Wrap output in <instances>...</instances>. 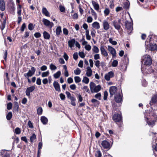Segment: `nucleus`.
Here are the masks:
<instances>
[{"label": "nucleus", "mask_w": 157, "mask_h": 157, "mask_svg": "<svg viewBox=\"0 0 157 157\" xmlns=\"http://www.w3.org/2000/svg\"><path fill=\"white\" fill-rule=\"evenodd\" d=\"M142 62L144 64L142 66L141 70L144 71V66H148L151 64L152 63L151 58L149 55H145L143 56Z\"/></svg>", "instance_id": "f257e3e1"}, {"label": "nucleus", "mask_w": 157, "mask_h": 157, "mask_svg": "<svg viewBox=\"0 0 157 157\" xmlns=\"http://www.w3.org/2000/svg\"><path fill=\"white\" fill-rule=\"evenodd\" d=\"M90 87L92 93H97L101 89V87L100 85L96 86L93 82H91L90 84Z\"/></svg>", "instance_id": "f03ea898"}, {"label": "nucleus", "mask_w": 157, "mask_h": 157, "mask_svg": "<svg viewBox=\"0 0 157 157\" xmlns=\"http://www.w3.org/2000/svg\"><path fill=\"white\" fill-rule=\"evenodd\" d=\"M121 23V20L119 19L117 21L115 20L113 22V25L115 28L117 30H119L121 28L120 24Z\"/></svg>", "instance_id": "7ed1b4c3"}, {"label": "nucleus", "mask_w": 157, "mask_h": 157, "mask_svg": "<svg viewBox=\"0 0 157 157\" xmlns=\"http://www.w3.org/2000/svg\"><path fill=\"white\" fill-rule=\"evenodd\" d=\"M42 22L44 25L50 28H52L54 25L53 22L45 18L43 19Z\"/></svg>", "instance_id": "20e7f679"}, {"label": "nucleus", "mask_w": 157, "mask_h": 157, "mask_svg": "<svg viewBox=\"0 0 157 157\" xmlns=\"http://www.w3.org/2000/svg\"><path fill=\"white\" fill-rule=\"evenodd\" d=\"M36 71V69L34 67H32L31 70H29L28 72L26 74H24V75L25 77L27 78L29 77L32 76L35 73Z\"/></svg>", "instance_id": "39448f33"}, {"label": "nucleus", "mask_w": 157, "mask_h": 157, "mask_svg": "<svg viewBox=\"0 0 157 157\" xmlns=\"http://www.w3.org/2000/svg\"><path fill=\"white\" fill-rule=\"evenodd\" d=\"M114 73L113 71H111L106 74L105 75L104 77L106 80L109 81L110 80L111 78L114 77Z\"/></svg>", "instance_id": "423d86ee"}, {"label": "nucleus", "mask_w": 157, "mask_h": 157, "mask_svg": "<svg viewBox=\"0 0 157 157\" xmlns=\"http://www.w3.org/2000/svg\"><path fill=\"white\" fill-rule=\"evenodd\" d=\"M122 116L121 114H115L113 116V119L116 122H119L122 120Z\"/></svg>", "instance_id": "0eeeda50"}, {"label": "nucleus", "mask_w": 157, "mask_h": 157, "mask_svg": "<svg viewBox=\"0 0 157 157\" xmlns=\"http://www.w3.org/2000/svg\"><path fill=\"white\" fill-rule=\"evenodd\" d=\"M125 25L126 28L127 29V30L129 31H131L132 30V23L131 21L129 22L127 21L125 22Z\"/></svg>", "instance_id": "6e6552de"}, {"label": "nucleus", "mask_w": 157, "mask_h": 157, "mask_svg": "<svg viewBox=\"0 0 157 157\" xmlns=\"http://www.w3.org/2000/svg\"><path fill=\"white\" fill-rule=\"evenodd\" d=\"M108 50L112 55L113 58L115 57L116 56V52L115 49L112 47L108 46Z\"/></svg>", "instance_id": "1a4fd4ad"}, {"label": "nucleus", "mask_w": 157, "mask_h": 157, "mask_svg": "<svg viewBox=\"0 0 157 157\" xmlns=\"http://www.w3.org/2000/svg\"><path fill=\"white\" fill-rule=\"evenodd\" d=\"M35 89V87L34 86H32L27 88L25 91L26 95L28 97H29L30 95V93L32 92Z\"/></svg>", "instance_id": "9d476101"}, {"label": "nucleus", "mask_w": 157, "mask_h": 157, "mask_svg": "<svg viewBox=\"0 0 157 157\" xmlns=\"http://www.w3.org/2000/svg\"><path fill=\"white\" fill-rule=\"evenodd\" d=\"M3 13H0V17L2 18V20H3V22L2 24V26L1 27V29L2 31H3V30L4 29V28H5V26H6V17H4V18H3Z\"/></svg>", "instance_id": "9b49d317"}, {"label": "nucleus", "mask_w": 157, "mask_h": 157, "mask_svg": "<svg viewBox=\"0 0 157 157\" xmlns=\"http://www.w3.org/2000/svg\"><path fill=\"white\" fill-rule=\"evenodd\" d=\"M117 90V88L115 86H111L110 87L109 90L111 97L114 94H115Z\"/></svg>", "instance_id": "f8f14e48"}, {"label": "nucleus", "mask_w": 157, "mask_h": 157, "mask_svg": "<svg viewBox=\"0 0 157 157\" xmlns=\"http://www.w3.org/2000/svg\"><path fill=\"white\" fill-rule=\"evenodd\" d=\"M114 100L117 103L121 102L122 100V96L119 93L115 94L114 96Z\"/></svg>", "instance_id": "ddd939ff"}, {"label": "nucleus", "mask_w": 157, "mask_h": 157, "mask_svg": "<svg viewBox=\"0 0 157 157\" xmlns=\"http://www.w3.org/2000/svg\"><path fill=\"white\" fill-rule=\"evenodd\" d=\"M101 144L104 148L108 149L110 148V143L106 140H104L102 141L101 142Z\"/></svg>", "instance_id": "4468645a"}, {"label": "nucleus", "mask_w": 157, "mask_h": 157, "mask_svg": "<svg viewBox=\"0 0 157 157\" xmlns=\"http://www.w3.org/2000/svg\"><path fill=\"white\" fill-rule=\"evenodd\" d=\"M102 25L104 29L105 30H108L109 28V25L107 21L106 20L103 21Z\"/></svg>", "instance_id": "2eb2a0df"}, {"label": "nucleus", "mask_w": 157, "mask_h": 157, "mask_svg": "<svg viewBox=\"0 0 157 157\" xmlns=\"http://www.w3.org/2000/svg\"><path fill=\"white\" fill-rule=\"evenodd\" d=\"M92 3L94 9L98 12H99L100 7L98 2L94 1H92Z\"/></svg>", "instance_id": "dca6fc26"}, {"label": "nucleus", "mask_w": 157, "mask_h": 157, "mask_svg": "<svg viewBox=\"0 0 157 157\" xmlns=\"http://www.w3.org/2000/svg\"><path fill=\"white\" fill-rule=\"evenodd\" d=\"M157 102V94L154 95L153 96L151 101L150 102V104L151 105H153Z\"/></svg>", "instance_id": "f3484780"}, {"label": "nucleus", "mask_w": 157, "mask_h": 157, "mask_svg": "<svg viewBox=\"0 0 157 157\" xmlns=\"http://www.w3.org/2000/svg\"><path fill=\"white\" fill-rule=\"evenodd\" d=\"M100 51L102 55L105 56H108V53L103 46H101V47Z\"/></svg>", "instance_id": "a211bd4d"}, {"label": "nucleus", "mask_w": 157, "mask_h": 157, "mask_svg": "<svg viewBox=\"0 0 157 157\" xmlns=\"http://www.w3.org/2000/svg\"><path fill=\"white\" fill-rule=\"evenodd\" d=\"M53 85L55 90L56 91L59 92L60 91V86L57 82L56 81H54L53 83Z\"/></svg>", "instance_id": "6ab92c4d"}, {"label": "nucleus", "mask_w": 157, "mask_h": 157, "mask_svg": "<svg viewBox=\"0 0 157 157\" xmlns=\"http://www.w3.org/2000/svg\"><path fill=\"white\" fill-rule=\"evenodd\" d=\"M86 75L88 77H91L92 75V71L91 67L89 66L87 67Z\"/></svg>", "instance_id": "aec40b11"}, {"label": "nucleus", "mask_w": 157, "mask_h": 157, "mask_svg": "<svg viewBox=\"0 0 157 157\" xmlns=\"http://www.w3.org/2000/svg\"><path fill=\"white\" fill-rule=\"evenodd\" d=\"M5 8V5L3 0H0V9L2 11H4Z\"/></svg>", "instance_id": "412c9836"}, {"label": "nucleus", "mask_w": 157, "mask_h": 157, "mask_svg": "<svg viewBox=\"0 0 157 157\" xmlns=\"http://www.w3.org/2000/svg\"><path fill=\"white\" fill-rule=\"evenodd\" d=\"M92 27L95 29H99L100 28L99 23L97 21L93 22L92 24Z\"/></svg>", "instance_id": "4be33fe9"}, {"label": "nucleus", "mask_w": 157, "mask_h": 157, "mask_svg": "<svg viewBox=\"0 0 157 157\" xmlns=\"http://www.w3.org/2000/svg\"><path fill=\"white\" fill-rule=\"evenodd\" d=\"M43 37L45 39L49 40L50 37V35L46 31H44L43 33Z\"/></svg>", "instance_id": "5701e85b"}, {"label": "nucleus", "mask_w": 157, "mask_h": 157, "mask_svg": "<svg viewBox=\"0 0 157 157\" xmlns=\"http://www.w3.org/2000/svg\"><path fill=\"white\" fill-rule=\"evenodd\" d=\"M75 43V40L74 39H72L68 41V45L69 47L72 48L74 46Z\"/></svg>", "instance_id": "b1692460"}, {"label": "nucleus", "mask_w": 157, "mask_h": 157, "mask_svg": "<svg viewBox=\"0 0 157 157\" xmlns=\"http://www.w3.org/2000/svg\"><path fill=\"white\" fill-rule=\"evenodd\" d=\"M149 49L151 51H154L157 49V45L155 44H150Z\"/></svg>", "instance_id": "393cba45"}, {"label": "nucleus", "mask_w": 157, "mask_h": 157, "mask_svg": "<svg viewBox=\"0 0 157 157\" xmlns=\"http://www.w3.org/2000/svg\"><path fill=\"white\" fill-rule=\"evenodd\" d=\"M40 120L44 124H46L48 122L47 118L44 116H42L41 117Z\"/></svg>", "instance_id": "a878e982"}, {"label": "nucleus", "mask_w": 157, "mask_h": 157, "mask_svg": "<svg viewBox=\"0 0 157 157\" xmlns=\"http://www.w3.org/2000/svg\"><path fill=\"white\" fill-rule=\"evenodd\" d=\"M61 32V27L60 26L57 27L56 28V35H57L58 36L59 35Z\"/></svg>", "instance_id": "bb28decb"}, {"label": "nucleus", "mask_w": 157, "mask_h": 157, "mask_svg": "<svg viewBox=\"0 0 157 157\" xmlns=\"http://www.w3.org/2000/svg\"><path fill=\"white\" fill-rule=\"evenodd\" d=\"M42 12L47 17H49V13L46 8L43 7L42 10Z\"/></svg>", "instance_id": "cd10ccee"}, {"label": "nucleus", "mask_w": 157, "mask_h": 157, "mask_svg": "<svg viewBox=\"0 0 157 157\" xmlns=\"http://www.w3.org/2000/svg\"><path fill=\"white\" fill-rule=\"evenodd\" d=\"M145 121L149 126H153L155 124V121L153 120L151 121H148V119L147 118L145 117Z\"/></svg>", "instance_id": "c85d7f7f"}, {"label": "nucleus", "mask_w": 157, "mask_h": 157, "mask_svg": "<svg viewBox=\"0 0 157 157\" xmlns=\"http://www.w3.org/2000/svg\"><path fill=\"white\" fill-rule=\"evenodd\" d=\"M14 109L17 112H18L19 111V106L18 102L17 101H15L14 102Z\"/></svg>", "instance_id": "c756f323"}, {"label": "nucleus", "mask_w": 157, "mask_h": 157, "mask_svg": "<svg viewBox=\"0 0 157 157\" xmlns=\"http://www.w3.org/2000/svg\"><path fill=\"white\" fill-rule=\"evenodd\" d=\"M90 10L92 15L94 16V19L96 20L97 17V13L92 8H90Z\"/></svg>", "instance_id": "7c9ffc66"}, {"label": "nucleus", "mask_w": 157, "mask_h": 157, "mask_svg": "<svg viewBox=\"0 0 157 157\" xmlns=\"http://www.w3.org/2000/svg\"><path fill=\"white\" fill-rule=\"evenodd\" d=\"M21 6L19 5L17 8V13L18 16H21Z\"/></svg>", "instance_id": "2f4dec72"}, {"label": "nucleus", "mask_w": 157, "mask_h": 157, "mask_svg": "<svg viewBox=\"0 0 157 157\" xmlns=\"http://www.w3.org/2000/svg\"><path fill=\"white\" fill-rule=\"evenodd\" d=\"M92 51H93L94 52L96 53H98L99 52V49L95 45L93 46L92 48Z\"/></svg>", "instance_id": "473e14b6"}, {"label": "nucleus", "mask_w": 157, "mask_h": 157, "mask_svg": "<svg viewBox=\"0 0 157 157\" xmlns=\"http://www.w3.org/2000/svg\"><path fill=\"white\" fill-rule=\"evenodd\" d=\"M89 82V78L86 76H84L83 77V79L82 80V82L85 83L86 84H88Z\"/></svg>", "instance_id": "72a5a7b5"}, {"label": "nucleus", "mask_w": 157, "mask_h": 157, "mask_svg": "<svg viewBox=\"0 0 157 157\" xmlns=\"http://www.w3.org/2000/svg\"><path fill=\"white\" fill-rule=\"evenodd\" d=\"M61 75V72L60 71H57L56 73L54 74V77L55 78H59Z\"/></svg>", "instance_id": "f704fd0d"}, {"label": "nucleus", "mask_w": 157, "mask_h": 157, "mask_svg": "<svg viewBox=\"0 0 157 157\" xmlns=\"http://www.w3.org/2000/svg\"><path fill=\"white\" fill-rule=\"evenodd\" d=\"M43 112L42 108L41 107H39L37 109V113L40 115L42 114Z\"/></svg>", "instance_id": "c9c22d12"}, {"label": "nucleus", "mask_w": 157, "mask_h": 157, "mask_svg": "<svg viewBox=\"0 0 157 157\" xmlns=\"http://www.w3.org/2000/svg\"><path fill=\"white\" fill-rule=\"evenodd\" d=\"M101 153L100 151L98 150L95 153V156L96 157H101Z\"/></svg>", "instance_id": "e433bc0d"}, {"label": "nucleus", "mask_w": 157, "mask_h": 157, "mask_svg": "<svg viewBox=\"0 0 157 157\" xmlns=\"http://www.w3.org/2000/svg\"><path fill=\"white\" fill-rule=\"evenodd\" d=\"M86 36L87 40H90L91 39V36L89 35V30L86 31Z\"/></svg>", "instance_id": "4c0bfd02"}, {"label": "nucleus", "mask_w": 157, "mask_h": 157, "mask_svg": "<svg viewBox=\"0 0 157 157\" xmlns=\"http://www.w3.org/2000/svg\"><path fill=\"white\" fill-rule=\"evenodd\" d=\"M74 73L75 75H79L81 73V70L79 68H77L74 71Z\"/></svg>", "instance_id": "58836bf2"}, {"label": "nucleus", "mask_w": 157, "mask_h": 157, "mask_svg": "<svg viewBox=\"0 0 157 157\" xmlns=\"http://www.w3.org/2000/svg\"><path fill=\"white\" fill-rule=\"evenodd\" d=\"M110 12L109 9L108 8H106L104 11V13L105 16H108Z\"/></svg>", "instance_id": "ea45409f"}, {"label": "nucleus", "mask_w": 157, "mask_h": 157, "mask_svg": "<svg viewBox=\"0 0 157 157\" xmlns=\"http://www.w3.org/2000/svg\"><path fill=\"white\" fill-rule=\"evenodd\" d=\"M75 82L76 83H78L81 82V78L79 76H75L74 77Z\"/></svg>", "instance_id": "a19ab883"}, {"label": "nucleus", "mask_w": 157, "mask_h": 157, "mask_svg": "<svg viewBox=\"0 0 157 157\" xmlns=\"http://www.w3.org/2000/svg\"><path fill=\"white\" fill-rule=\"evenodd\" d=\"M49 71H47L43 72L41 75V76L42 77H44L47 76L49 74Z\"/></svg>", "instance_id": "79ce46f5"}, {"label": "nucleus", "mask_w": 157, "mask_h": 157, "mask_svg": "<svg viewBox=\"0 0 157 157\" xmlns=\"http://www.w3.org/2000/svg\"><path fill=\"white\" fill-rule=\"evenodd\" d=\"M50 68L51 70H55L57 69V67L55 65L52 63L50 65Z\"/></svg>", "instance_id": "37998d69"}, {"label": "nucleus", "mask_w": 157, "mask_h": 157, "mask_svg": "<svg viewBox=\"0 0 157 157\" xmlns=\"http://www.w3.org/2000/svg\"><path fill=\"white\" fill-rule=\"evenodd\" d=\"M12 113L11 112H9L6 116V118L7 120H10L12 117Z\"/></svg>", "instance_id": "c03bdc74"}, {"label": "nucleus", "mask_w": 157, "mask_h": 157, "mask_svg": "<svg viewBox=\"0 0 157 157\" xmlns=\"http://www.w3.org/2000/svg\"><path fill=\"white\" fill-rule=\"evenodd\" d=\"M94 64L97 67V68H99L100 66V63L99 60H97L96 61H94Z\"/></svg>", "instance_id": "a18cd8bd"}, {"label": "nucleus", "mask_w": 157, "mask_h": 157, "mask_svg": "<svg viewBox=\"0 0 157 157\" xmlns=\"http://www.w3.org/2000/svg\"><path fill=\"white\" fill-rule=\"evenodd\" d=\"M109 41L113 45H116L117 44V42L116 41L113 40L111 38H110L109 39Z\"/></svg>", "instance_id": "49530a36"}, {"label": "nucleus", "mask_w": 157, "mask_h": 157, "mask_svg": "<svg viewBox=\"0 0 157 157\" xmlns=\"http://www.w3.org/2000/svg\"><path fill=\"white\" fill-rule=\"evenodd\" d=\"M14 132L17 134H19L21 132L20 129L18 127L16 128Z\"/></svg>", "instance_id": "de8ad7c7"}, {"label": "nucleus", "mask_w": 157, "mask_h": 157, "mask_svg": "<svg viewBox=\"0 0 157 157\" xmlns=\"http://www.w3.org/2000/svg\"><path fill=\"white\" fill-rule=\"evenodd\" d=\"M36 136L35 134H33L32 136L30 137V140L31 142H33L34 140L36 139Z\"/></svg>", "instance_id": "09e8293b"}, {"label": "nucleus", "mask_w": 157, "mask_h": 157, "mask_svg": "<svg viewBox=\"0 0 157 157\" xmlns=\"http://www.w3.org/2000/svg\"><path fill=\"white\" fill-rule=\"evenodd\" d=\"M108 95V92L106 91H105L104 93L103 99L105 100H106Z\"/></svg>", "instance_id": "8fccbe9b"}, {"label": "nucleus", "mask_w": 157, "mask_h": 157, "mask_svg": "<svg viewBox=\"0 0 157 157\" xmlns=\"http://www.w3.org/2000/svg\"><path fill=\"white\" fill-rule=\"evenodd\" d=\"M34 28V26L32 23H30L28 25V29L30 30H32Z\"/></svg>", "instance_id": "3c124183"}, {"label": "nucleus", "mask_w": 157, "mask_h": 157, "mask_svg": "<svg viewBox=\"0 0 157 157\" xmlns=\"http://www.w3.org/2000/svg\"><path fill=\"white\" fill-rule=\"evenodd\" d=\"M118 64V61L116 60H115L113 61L112 62V65L113 67H116Z\"/></svg>", "instance_id": "603ef678"}, {"label": "nucleus", "mask_w": 157, "mask_h": 157, "mask_svg": "<svg viewBox=\"0 0 157 157\" xmlns=\"http://www.w3.org/2000/svg\"><path fill=\"white\" fill-rule=\"evenodd\" d=\"M77 97L78 99V101L79 102H82V101L83 99L82 97V96L80 94H77Z\"/></svg>", "instance_id": "864d4df0"}, {"label": "nucleus", "mask_w": 157, "mask_h": 157, "mask_svg": "<svg viewBox=\"0 0 157 157\" xmlns=\"http://www.w3.org/2000/svg\"><path fill=\"white\" fill-rule=\"evenodd\" d=\"M91 46L89 44H86L85 46V49L88 51H90L91 50Z\"/></svg>", "instance_id": "5fc2aeb1"}, {"label": "nucleus", "mask_w": 157, "mask_h": 157, "mask_svg": "<svg viewBox=\"0 0 157 157\" xmlns=\"http://www.w3.org/2000/svg\"><path fill=\"white\" fill-rule=\"evenodd\" d=\"M63 33L65 35H67L68 34V31L67 29L64 28L63 30Z\"/></svg>", "instance_id": "6e6d98bb"}, {"label": "nucleus", "mask_w": 157, "mask_h": 157, "mask_svg": "<svg viewBox=\"0 0 157 157\" xmlns=\"http://www.w3.org/2000/svg\"><path fill=\"white\" fill-rule=\"evenodd\" d=\"M59 10L61 12H64L65 11V9L64 6H63L61 5L59 6Z\"/></svg>", "instance_id": "4d7b16f0"}, {"label": "nucleus", "mask_w": 157, "mask_h": 157, "mask_svg": "<svg viewBox=\"0 0 157 157\" xmlns=\"http://www.w3.org/2000/svg\"><path fill=\"white\" fill-rule=\"evenodd\" d=\"M100 57L99 54H96L94 55V59L95 60H97L100 59Z\"/></svg>", "instance_id": "13d9d810"}, {"label": "nucleus", "mask_w": 157, "mask_h": 157, "mask_svg": "<svg viewBox=\"0 0 157 157\" xmlns=\"http://www.w3.org/2000/svg\"><path fill=\"white\" fill-rule=\"evenodd\" d=\"M26 28V24L25 23H24L21 25V30L22 32H23Z\"/></svg>", "instance_id": "bf43d9fd"}, {"label": "nucleus", "mask_w": 157, "mask_h": 157, "mask_svg": "<svg viewBox=\"0 0 157 157\" xmlns=\"http://www.w3.org/2000/svg\"><path fill=\"white\" fill-rule=\"evenodd\" d=\"M83 89L86 92L89 93L90 92V90L87 86H85L83 87Z\"/></svg>", "instance_id": "052dcab7"}, {"label": "nucleus", "mask_w": 157, "mask_h": 157, "mask_svg": "<svg viewBox=\"0 0 157 157\" xmlns=\"http://www.w3.org/2000/svg\"><path fill=\"white\" fill-rule=\"evenodd\" d=\"M12 104L11 102L8 103L7 105V109L9 110H10L12 109Z\"/></svg>", "instance_id": "680f3d73"}, {"label": "nucleus", "mask_w": 157, "mask_h": 157, "mask_svg": "<svg viewBox=\"0 0 157 157\" xmlns=\"http://www.w3.org/2000/svg\"><path fill=\"white\" fill-rule=\"evenodd\" d=\"M93 21V18L92 17L89 16L87 18V22L89 23Z\"/></svg>", "instance_id": "e2e57ef3"}, {"label": "nucleus", "mask_w": 157, "mask_h": 157, "mask_svg": "<svg viewBox=\"0 0 157 157\" xmlns=\"http://www.w3.org/2000/svg\"><path fill=\"white\" fill-rule=\"evenodd\" d=\"M34 36L36 38H39L41 36V35L40 33L36 32L34 34Z\"/></svg>", "instance_id": "0e129e2a"}, {"label": "nucleus", "mask_w": 157, "mask_h": 157, "mask_svg": "<svg viewBox=\"0 0 157 157\" xmlns=\"http://www.w3.org/2000/svg\"><path fill=\"white\" fill-rule=\"evenodd\" d=\"M70 87L71 89L74 90L76 88V86L75 84H73L70 85Z\"/></svg>", "instance_id": "69168bd1"}, {"label": "nucleus", "mask_w": 157, "mask_h": 157, "mask_svg": "<svg viewBox=\"0 0 157 157\" xmlns=\"http://www.w3.org/2000/svg\"><path fill=\"white\" fill-rule=\"evenodd\" d=\"M67 82L69 84H70L73 82V79L71 77H69L67 79Z\"/></svg>", "instance_id": "338daca9"}, {"label": "nucleus", "mask_w": 157, "mask_h": 157, "mask_svg": "<svg viewBox=\"0 0 157 157\" xmlns=\"http://www.w3.org/2000/svg\"><path fill=\"white\" fill-rule=\"evenodd\" d=\"M79 56L82 58H84L85 57V55L83 52H80L78 53Z\"/></svg>", "instance_id": "774afa93"}]
</instances>
